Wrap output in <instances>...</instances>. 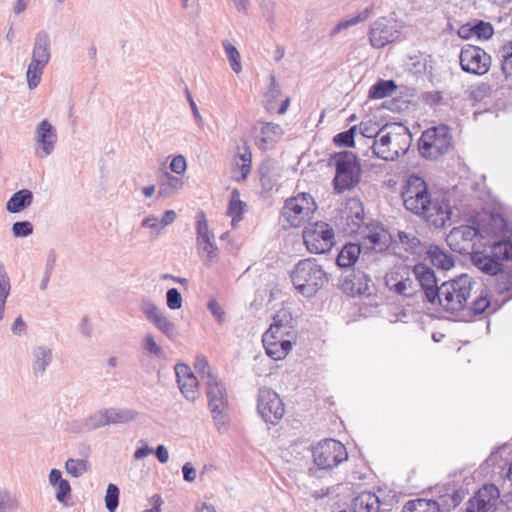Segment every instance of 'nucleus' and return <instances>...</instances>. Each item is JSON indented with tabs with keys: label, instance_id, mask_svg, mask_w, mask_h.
<instances>
[{
	"label": "nucleus",
	"instance_id": "obj_55",
	"mask_svg": "<svg viewBox=\"0 0 512 512\" xmlns=\"http://www.w3.org/2000/svg\"><path fill=\"white\" fill-rule=\"evenodd\" d=\"M281 94L280 87L273 74L270 75V86L265 94L266 108L273 109L272 102L276 100Z\"/></svg>",
	"mask_w": 512,
	"mask_h": 512
},
{
	"label": "nucleus",
	"instance_id": "obj_12",
	"mask_svg": "<svg viewBox=\"0 0 512 512\" xmlns=\"http://www.w3.org/2000/svg\"><path fill=\"white\" fill-rule=\"evenodd\" d=\"M257 411L269 424L276 425L284 416V404L280 396L271 388L262 387L258 391Z\"/></svg>",
	"mask_w": 512,
	"mask_h": 512
},
{
	"label": "nucleus",
	"instance_id": "obj_49",
	"mask_svg": "<svg viewBox=\"0 0 512 512\" xmlns=\"http://www.w3.org/2000/svg\"><path fill=\"white\" fill-rule=\"evenodd\" d=\"M45 67L46 65L30 61L26 72L29 89L33 90L39 85Z\"/></svg>",
	"mask_w": 512,
	"mask_h": 512
},
{
	"label": "nucleus",
	"instance_id": "obj_60",
	"mask_svg": "<svg viewBox=\"0 0 512 512\" xmlns=\"http://www.w3.org/2000/svg\"><path fill=\"white\" fill-rule=\"evenodd\" d=\"M260 7H261L262 15L266 19V21L269 23H273L275 3L270 0H264V1H262Z\"/></svg>",
	"mask_w": 512,
	"mask_h": 512
},
{
	"label": "nucleus",
	"instance_id": "obj_47",
	"mask_svg": "<svg viewBox=\"0 0 512 512\" xmlns=\"http://www.w3.org/2000/svg\"><path fill=\"white\" fill-rule=\"evenodd\" d=\"M260 134L264 143H273L281 138L283 129L278 124L266 122L262 124Z\"/></svg>",
	"mask_w": 512,
	"mask_h": 512
},
{
	"label": "nucleus",
	"instance_id": "obj_24",
	"mask_svg": "<svg viewBox=\"0 0 512 512\" xmlns=\"http://www.w3.org/2000/svg\"><path fill=\"white\" fill-rule=\"evenodd\" d=\"M263 346L269 357L274 360L284 359L292 349V343L288 339L277 338L274 335L263 334Z\"/></svg>",
	"mask_w": 512,
	"mask_h": 512
},
{
	"label": "nucleus",
	"instance_id": "obj_32",
	"mask_svg": "<svg viewBox=\"0 0 512 512\" xmlns=\"http://www.w3.org/2000/svg\"><path fill=\"white\" fill-rule=\"evenodd\" d=\"M361 254V247L356 243H347L339 251L336 263L340 268L352 267Z\"/></svg>",
	"mask_w": 512,
	"mask_h": 512
},
{
	"label": "nucleus",
	"instance_id": "obj_61",
	"mask_svg": "<svg viewBox=\"0 0 512 512\" xmlns=\"http://www.w3.org/2000/svg\"><path fill=\"white\" fill-rule=\"evenodd\" d=\"M170 169L176 174H183L187 169L185 157L182 155L175 156L170 163Z\"/></svg>",
	"mask_w": 512,
	"mask_h": 512
},
{
	"label": "nucleus",
	"instance_id": "obj_54",
	"mask_svg": "<svg viewBox=\"0 0 512 512\" xmlns=\"http://www.w3.org/2000/svg\"><path fill=\"white\" fill-rule=\"evenodd\" d=\"M194 368L196 372L200 375V377L205 380H210V376H218L214 372H212L209 363L206 359V357L199 355L196 357L194 362Z\"/></svg>",
	"mask_w": 512,
	"mask_h": 512
},
{
	"label": "nucleus",
	"instance_id": "obj_5",
	"mask_svg": "<svg viewBox=\"0 0 512 512\" xmlns=\"http://www.w3.org/2000/svg\"><path fill=\"white\" fill-rule=\"evenodd\" d=\"M330 165H333L336 170L333 183L337 192L350 190L360 181L361 168L354 153L349 151L336 153Z\"/></svg>",
	"mask_w": 512,
	"mask_h": 512
},
{
	"label": "nucleus",
	"instance_id": "obj_63",
	"mask_svg": "<svg viewBox=\"0 0 512 512\" xmlns=\"http://www.w3.org/2000/svg\"><path fill=\"white\" fill-rule=\"evenodd\" d=\"M498 282V290L500 293H509L512 291V281L511 277L507 274H500L497 278Z\"/></svg>",
	"mask_w": 512,
	"mask_h": 512
},
{
	"label": "nucleus",
	"instance_id": "obj_53",
	"mask_svg": "<svg viewBox=\"0 0 512 512\" xmlns=\"http://www.w3.org/2000/svg\"><path fill=\"white\" fill-rule=\"evenodd\" d=\"M119 488L110 483L107 486L106 495H105V506L109 512H115L119 505Z\"/></svg>",
	"mask_w": 512,
	"mask_h": 512
},
{
	"label": "nucleus",
	"instance_id": "obj_31",
	"mask_svg": "<svg viewBox=\"0 0 512 512\" xmlns=\"http://www.w3.org/2000/svg\"><path fill=\"white\" fill-rule=\"evenodd\" d=\"M380 500L378 496L370 491L359 493L352 500V509L354 512H379Z\"/></svg>",
	"mask_w": 512,
	"mask_h": 512
},
{
	"label": "nucleus",
	"instance_id": "obj_29",
	"mask_svg": "<svg viewBox=\"0 0 512 512\" xmlns=\"http://www.w3.org/2000/svg\"><path fill=\"white\" fill-rule=\"evenodd\" d=\"M471 261L475 267L491 276L498 275L502 270V263L498 262L490 251L489 253L484 251L473 252Z\"/></svg>",
	"mask_w": 512,
	"mask_h": 512
},
{
	"label": "nucleus",
	"instance_id": "obj_15",
	"mask_svg": "<svg viewBox=\"0 0 512 512\" xmlns=\"http://www.w3.org/2000/svg\"><path fill=\"white\" fill-rule=\"evenodd\" d=\"M58 141L56 128L47 120L40 121L34 131V154L38 159H44L50 156Z\"/></svg>",
	"mask_w": 512,
	"mask_h": 512
},
{
	"label": "nucleus",
	"instance_id": "obj_2",
	"mask_svg": "<svg viewBox=\"0 0 512 512\" xmlns=\"http://www.w3.org/2000/svg\"><path fill=\"white\" fill-rule=\"evenodd\" d=\"M412 142L409 129L400 123L385 124L380 127L378 139L373 140V153L385 161H394L404 155Z\"/></svg>",
	"mask_w": 512,
	"mask_h": 512
},
{
	"label": "nucleus",
	"instance_id": "obj_51",
	"mask_svg": "<svg viewBox=\"0 0 512 512\" xmlns=\"http://www.w3.org/2000/svg\"><path fill=\"white\" fill-rule=\"evenodd\" d=\"M489 251L491 252L493 257L496 260H498V262L512 259V243L511 242H508V241L495 242L490 247Z\"/></svg>",
	"mask_w": 512,
	"mask_h": 512
},
{
	"label": "nucleus",
	"instance_id": "obj_19",
	"mask_svg": "<svg viewBox=\"0 0 512 512\" xmlns=\"http://www.w3.org/2000/svg\"><path fill=\"white\" fill-rule=\"evenodd\" d=\"M411 272L414 275L416 284H418V289L421 288L428 302L435 304L439 296L440 286L437 284L433 269L425 264H416Z\"/></svg>",
	"mask_w": 512,
	"mask_h": 512
},
{
	"label": "nucleus",
	"instance_id": "obj_62",
	"mask_svg": "<svg viewBox=\"0 0 512 512\" xmlns=\"http://www.w3.org/2000/svg\"><path fill=\"white\" fill-rule=\"evenodd\" d=\"M207 307L218 322L221 323L225 320V312L215 299H211Z\"/></svg>",
	"mask_w": 512,
	"mask_h": 512
},
{
	"label": "nucleus",
	"instance_id": "obj_35",
	"mask_svg": "<svg viewBox=\"0 0 512 512\" xmlns=\"http://www.w3.org/2000/svg\"><path fill=\"white\" fill-rule=\"evenodd\" d=\"M246 204L240 199V193L237 189L231 192L230 201L226 214L231 217V224L236 228L242 220V214L245 210Z\"/></svg>",
	"mask_w": 512,
	"mask_h": 512
},
{
	"label": "nucleus",
	"instance_id": "obj_57",
	"mask_svg": "<svg viewBox=\"0 0 512 512\" xmlns=\"http://www.w3.org/2000/svg\"><path fill=\"white\" fill-rule=\"evenodd\" d=\"M360 133L366 137L373 140L378 139V133L380 132V128L377 123H373L372 121H363L359 125Z\"/></svg>",
	"mask_w": 512,
	"mask_h": 512
},
{
	"label": "nucleus",
	"instance_id": "obj_27",
	"mask_svg": "<svg viewBox=\"0 0 512 512\" xmlns=\"http://www.w3.org/2000/svg\"><path fill=\"white\" fill-rule=\"evenodd\" d=\"M51 57V41L47 31L41 30L35 35L31 60L43 65L49 63Z\"/></svg>",
	"mask_w": 512,
	"mask_h": 512
},
{
	"label": "nucleus",
	"instance_id": "obj_38",
	"mask_svg": "<svg viewBox=\"0 0 512 512\" xmlns=\"http://www.w3.org/2000/svg\"><path fill=\"white\" fill-rule=\"evenodd\" d=\"M238 152L234 158L235 165L240 167L241 176L243 179L247 177L251 169V150L246 142L242 146L237 147Z\"/></svg>",
	"mask_w": 512,
	"mask_h": 512
},
{
	"label": "nucleus",
	"instance_id": "obj_33",
	"mask_svg": "<svg viewBox=\"0 0 512 512\" xmlns=\"http://www.w3.org/2000/svg\"><path fill=\"white\" fill-rule=\"evenodd\" d=\"M33 193L28 189H22L14 193L6 203V209L10 213H19L32 204Z\"/></svg>",
	"mask_w": 512,
	"mask_h": 512
},
{
	"label": "nucleus",
	"instance_id": "obj_36",
	"mask_svg": "<svg viewBox=\"0 0 512 512\" xmlns=\"http://www.w3.org/2000/svg\"><path fill=\"white\" fill-rule=\"evenodd\" d=\"M99 428L96 412L88 417L68 423L67 430L72 433H86Z\"/></svg>",
	"mask_w": 512,
	"mask_h": 512
},
{
	"label": "nucleus",
	"instance_id": "obj_40",
	"mask_svg": "<svg viewBox=\"0 0 512 512\" xmlns=\"http://www.w3.org/2000/svg\"><path fill=\"white\" fill-rule=\"evenodd\" d=\"M396 89L397 85L393 80H379L371 86L369 90V98L382 99L391 96Z\"/></svg>",
	"mask_w": 512,
	"mask_h": 512
},
{
	"label": "nucleus",
	"instance_id": "obj_41",
	"mask_svg": "<svg viewBox=\"0 0 512 512\" xmlns=\"http://www.w3.org/2000/svg\"><path fill=\"white\" fill-rule=\"evenodd\" d=\"M369 279L366 275H362L359 279H345L342 283V289L349 295H361L368 290Z\"/></svg>",
	"mask_w": 512,
	"mask_h": 512
},
{
	"label": "nucleus",
	"instance_id": "obj_52",
	"mask_svg": "<svg viewBox=\"0 0 512 512\" xmlns=\"http://www.w3.org/2000/svg\"><path fill=\"white\" fill-rule=\"evenodd\" d=\"M142 348L149 354L155 355L158 358H164L165 353L161 346H159L155 340V337L151 333L145 334L142 342Z\"/></svg>",
	"mask_w": 512,
	"mask_h": 512
},
{
	"label": "nucleus",
	"instance_id": "obj_17",
	"mask_svg": "<svg viewBox=\"0 0 512 512\" xmlns=\"http://www.w3.org/2000/svg\"><path fill=\"white\" fill-rule=\"evenodd\" d=\"M140 310L145 315L146 319L167 338L174 340L178 337L179 333L175 323L172 322L153 301L149 299L142 300Z\"/></svg>",
	"mask_w": 512,
	"mask_h": 512
},
{
	"label": "nucleus",
	"instance_id": "obj_1",
	"mask_svg": "<svg viewBox=\"0 0 512 512\" xmlns=\"http://www.w3.org/2000/svg\"><path fill=\"white\" fill-rule=\"evenodd\" d=\"M404 207L436 228L443 227L451 218V207L443 197L433 198L428 185L421 177H408L402 191Z\"/></svg>",
	"mask_w": 512,
	"mask_h": 512
},
{
	"label": "nucleus",
	"instance_id": "obj_34",
	"mask_svg": "<svg viewBox=\"0 0 512 512\" xmlns=\"http://www.w3.org/2000/svg\"><path fill=\"white\" fill-rule=\"evenodd\" d=\"M432 264L442 270H449L454 266V258L437 245H431L427 251Z\"/></svg>",
	"mask_w": 512,
	"mask_h": 512
},
{
	"label": "nucleus",
	"instance_id": "obj_48",
	"mask_svg": "<svg viewBox=\"0 0 512 512\" xmlns=\"http://www.w3.org/2000/svg\"><path fill=\"white\" fill-rule=\"evenodd\" d=\"M90 469V464L85 459L69 458L65 462L66 472L74 478L83 476Z\"/></svg>",
	"mask_w": 512,
	"mask_h": 512
},
{
	"label": "nucleus",
	"instance_id": "obj_14",
	"mask_svg": "<svg viewBox=\"0 0 512 512\" xmlns=\"http://www.w3.org/2000/svg\"><path fill=\"white\" fill-rule=\"evenodd\" d=\"M411 270L407 266L393 267L385 275L388 289L403 297H413L418 293V284L410 277Z\"/></svg>",
	"mask_w": 512,
	"mask_h": 512
},
{
	"label": "nucleus",
	"instance_id": "obj_44",
	"mask_svg": "<svg viewBox=\"0 0 512 512\" xmlns=\"http://www.w3.org/2000/svg\"><path fill=\"white\" fill-rule=\"evenodd\" d=\"M19 506L17 495L7 488L0 487V512H15Z\"/></svg>",
	"mask_w": 512,
	"mask_h": 512
},
{
	"label": "nucleus",
	"instance_id": "obj_37",
	"mask_svg": "<svg viewBox=\"0 0 512 512\" xmlns=\"http://www.w3.org/2000/svg\"><path fill=\"white\" fill-rule=\"evenodd\" d=\"M397 236L396 242L408 253L420 254L422 252L421 241L414 232L399 231Z\"/></svg>",
	"mask_w": 512,
	"mask_h": 512
},
{
	"label": "nucleus",
	"instance_id": "obj_11",
	"mask_svg": "<svg viewBox=\"0 0 512 512\" xmlns=\"http://www.w3.org/2000/svg\"><path fill=\"white\" fill-rule=\"evenodd\" d=\"M196 246L199 257L206 267H211L218 258V247L214 234L209 230L206 216L200 212L196 216Z\"/></svg>",
	"mask_w": 512,
	"mask_h": 512
},
{
	"label": "nucleus",
	"instance_id": "obj_20",
	"mask_svg": "<svg viewBox=\"0 0 512 512\" xmlns=\"http://www.w3.org/2000/svg\"><path fill=\"white\" fill-rule=\"evenodd\" d=\"M265 334H272L275 337L282 339L286 338L293 344L296 339L297 332L291 312L285 308L277 311L273 317V322Z\"/></svg>",
	"mask_w": 512,
	"mask_h": 512
},
{
	"label": "nucleus",
	"instance_id": "obj_7",
	"mask_svg": "<svg viewBox=\"0 0 512 512\" xmlns=\"http://www.w3.org/2000/svg\"><path fill=\"white\" fill-rule=\"evenodd\" d=\"M451 139L446 125L431 127L425 130L419 139V152L427 159H437L448 151Z\"/></svg>",
	"mask_w": 512,
	"mask_h": 512
},
{
	"label": "nucleus",
	"instance_id": "obj_18",
	"mask_svg": "<svg viewBox=\"0 0 512 512\" xmlns=\"http://www.w3.org/2000/svg\"><path fill=\"white\" fill-rule=\"evenodd\" d=\"M479 231L476 227L470 225H461L454 227L446 237V242L451 250L465 254L474 245V240Z\"/></svg>",
	"mask_w": 512,
	"mask_h": 512
},
{
	"label": "nucleus",
	"instance_id": "obj_6",
	"mask_svg": "<svg viewBox=\"0 0 512 512\" xmlns=\"http://www.w3.org/2000/svg\"><path fill=\"white\" fill-rule=\"evenodd\" d=\"M205 386L208 409L216 429L221 430L228 421L229 396L226 385L219 376H210Z\"/></svg>",
	"mask_w": 512,
	"mask_h": 512
},
{
	"label": "nucleus",
	"instance_id": "obj_39",
	"mask_svg": "<svg viewBox=\"0 0 512 512\" xmlns=\"http://www.w3.org/2000/svg\"><path fill=\"white\" fill-rule=\"evenodd\" d=\"M402 512H440V506L434 500L415 499L407 502Z\"/></svg>",
	"mask_w": 512,
	"mask_h": 512
},
{
	"label": "nucleus",
	"instance_id": "obj_9",
	"mask_svg": "<svg viewBox=\"0 0 512 512\" xmlns=\"http://www.w3.org/2000/svg\"><path fill=\"white\" fill-rule=\"evenodd\" d=\"M303 239L309 252L323 254L333 247L335 233L328 223L320 221L305 227Z\"/></svg>",
	"mask_w": 512,
	"mask_h": 512
},
{
	"label": "nucleus",
	"instance_id": "obj_13",
	"mask_svg": "<svg viewBox=\"0 0 512 512\" xmlns=\"http://www.w3.org/2000/svg\"><path fill=\"white\" fill-rule=\"evenodd\" d=\"M460 66L466 73L482 76L491 67V57L482 48L474 45L462 47L459 55Z\"/></svg>",
	"mask_w": 512,
	"mask_h": 512
},
{
	"label": "nucleus",
	"instance_id": "obj_22",
	"mask_svg": "<svg viewBox=\"0 0 512 512\" xmlns=\"http://www.w3.org/2000/svg\"><path fill=\"white\" fill-rule=\"evenodd\" d=\"M175 374L183 396L187 400L194 402L199 396L198 380L192 373L190 367L186 364H177L175 366Z\"/></svg>",
	"mask_w": 512,
	"mask_h": 512
},
{
	"label": "nucleus",
	"instance_id": "obj_56",
	"mask_svg": "<svg viewBox=\"0 0 512 512\" xmlns=\"http://www.w3.org/2000/svg\"><path fill=\"white\" fill-rule=\"evenodd\" d=\"M11 230L14 237H28L33 233V225L29 221H19L12 225Z\"/></svg>",
	"mask_w": 512,
	"mask_h": 512
},
{
	"label": "nucleus",
	"instance_id": "obj_45",
	"mask_svg": "<svg viewBox=\"0 0 512 512\" xmlns=\"http://www.w3.org/2000/svg\"><path fill=\"white\" fill-rule=\"evenodd\" d=\"M222 46L226 57L229 61L231 69L239 74L242 71L241 55L237 48L228 40L222 41Z\"/></svg>",
	"mask_w": 512,
	"mask_h": 512
},
{
	"label": "nucleus",
	"instance_id": "obj_16",
	"mask_svg": "<svg viewBox=\"0 0 512 512\" xmlns=\"http://www.w3.org/2000/svg\"><path fill=\"white\" fill-rule=\"evenodd\" d=\"M368 36L371 46L380 49L394 42L400 36V29L395 20L380 17L371 24Z\"/></svg>",
	"mask_w": 512,
	"mask_h": 512
},
{
	"label": "nucleus",
	"instance_id": "obj_59",
	"mask_svg": "<svg viewBox=\"0 0 512 512\" xmlns=\"http://www.w3.org/2000/svg\"><path fill=\"white\" fill-rule=\"evenodd\" d=\"M166 302L171 310H178L182 307V296L178 289L171 288L166 293Z\"/></svg>",
	"mask_w": 512,
	"mask_h": 512
},
{
	"label": "nucleus",
	"instance_id": "obj_21",
	"mask_svg": "<svg viewBox=\"0 0 512 512\" xmlns=\"http://www.w3.org/2000/svg\"><path fill=\"white\" fill-rule=\"evenodd\" d=\"M500 496L498 488L493 484L484 485L467 502V512H488Z\"/></svg>",
	"mask_w": 512,
	"mask_h": 512
},
{
	"label": "nucleus",
	"instance_id": "obj_58",
	"mask_svg": "<svg viewBox=\"0 0 512 512\" xmlns=\"http://www.w3.org/2000/svg\"><path fill=\"white\" fill-rule=\"evenodd\" d=\"M356 126L351 127L347 131L341 132L334 137V142L340 146H353Z\"/></svg>",
	"mask_w": 512,
	"mask_h": 512
},
{
	"label": "nucleus",
	"instance_id": "obj_46",
	"mask_svg": "<svg viewBox=\"0 0 512 512\" xmlns=\"http://www.w3.org/2000/svg\"><path fill=\"white\" fill-rule=\"evenodd\" d=\"M491 306V300L488 293L482 290L480 294L469 304L465 310H468L470 315H481Z\"/></svg>",
	"mask_w": 512,
	"mask_h": 512
},
{
	"label": "nucleus",
	"instance_id": "obj_50",
	"mask_svg": "<svg viewBox=\"0 0 512 512\" xmlns=\"http://www.w3.org/2000/svg\"><path fill=\"white\" fill-rule=\"evenodd\" d=\"M10 279L4 266L0 265V320L4 317L6 299L10 294Z\"/></svg>",
	"mask_w": 512,
	"mask_h": 512
},
{
	"label": "nucleus",
	"instance_id": "obj_26",
	"mask_svg": "<svg viewBox=\"0 0 512 512\" xmlns=\"http://www.w3.org/2000/svg\"><path fill=\"white\" fill-rule=\"evenodd\" d=\"M361 233L372 250L382 252L388 248L391 236L383 227H365Z\"/></svg>",
	"mask_w": 512,
	"mask_h": 512
},
{
	"label": "nucleus",
	"instance_id": "obj_3",
	"mask_svg": "<svg viewBox=\"0 0 512 512\" xmlns=\"http://www.w3.org/2000/svg\"><path fill=\"white\" fill-rule=\"evenodd\" d=\"M475 285L473 277L461 274L440 285L436 302L447 313L456 314L464 311L468 307Z\"/></svg>",
	"mask_w": 512,
	"mask_h": 512
},
{
	"label": "nucleus",
	"instance_id": "obj_23",
	"mask_svg": "<svg viewBox=\"0 0 512 512\" xmlns=\"http://www.w3.org/2000/svg\"><path fill=\"white\" fill-rule=\"evenodd\" d=\"M99 428L110 424H124L134 421L139 413L131 408L111 407L96 412Z\"/></svg>",
	"mask_w": 512,
	"mask_h": 512
},
{
	"label": "nucleus",
	"instance_id": "obj_10",
	"mask_svg": "<svg viewBox=\"0 0 512 512\" xmlns=\"http://www.w3.org/2000/svg\"><path fill=\"white\" fill-rule=\"evenodd\" d=\"M314 463L320 469H333L348 459L346 447L334 439H325L313 449Z\"/></svg>",
	"mask_w": 512,
	"mask_h": 512
},
{
	"label": "nucleus",
	"instance_id": "obj_4",
	"mask_svg": "<svg viewBox=\"0 0 512 512\" xmlns=\"http://www.w3.org/2000/svg\"><path fill=\"white\" fill-rule=\"evenodd\" d=\"M290 277L295 289L305 297L315 295L328 281L325 271L313 258L300 260Z\"/></svg>",
	"mask_w": 512,
	"mask_h": 512
},
{
	"label": "nucleus",
	"instance_id": "obj_30",
	"mask_svg": "<svg viewBox=\"0 0 512 512\" xmlns=\"http://www.w3.org/2000/svg\"><path fill=\"white\" fill-rule=\"evenodd\" d=\"M49 484L55 489V498L59 503H66L71 495V486L68 480L62 477L59 469L53 468L48 475Z\"/></svg>",
	"mask_w": 512,
	"mask_h": 512
},
{
	"label": "nucleus",
	"instance_id": "obj_8",
	"mask_svg": "<svg viewBox=\"0 0 512 512\" xmlns=\"http://www.w3.org/2000/svg\"><path fill=\"white\" fill-rule=\"evenodd\" d=\"M316 209L313 197L308 193H300L286 200L283 216L291 226L300 227L313 217Z\"/></svg>",
	"mask_w": 512,
	"mask_h": 512
},
{
	"label": "nucleus",
	"instance_id": "obj_64",
	"mask_svg": "<svg viewBox=\"0 0 512 512\" xmlns=\"http://www.w3.org/2000/svg\"><path fill=\"white\" fill-rule=\"evenodd\" d=\"M501 69L507 79L512 78V52L507 55H503Z\"/></svg>",
	"mask_w": 512,
	"mask_h": 512
},
{
	"label": "nucleus",
	"instance_id": "obj_43",
	"mask_svg": "<svg viewBox=\"0 0 512 512\" xmlns=\"http://www.w3.org/2000/svg\"><path fill=\"white\" fill-rule=\"evenodd\" d=\"M183 186V181L175 176L170 175L169 173L166 174V180L160 183L159 190H158V197L159 198H167L171 196L172 194L179 191Z\"/></svg>",
	"mask_w": 512,
	"mask_h": 512
},
{
	"label": "nucleus",
	"instance_id": "obj_25",
	"mask_svg": "<svg viewBox=\"0 0 512 512\" xmlns=\"http://www.w3.org/2000/svg\"><path fill=\"white\" fill-rule=\"evenodd\" d=\"M53 361L52 349L46 345H36L32 349L31 369L35 377H42Z\"/></svg>",
	"mask_w": 512,
	"mask_h": 512
},
{
	"label": "nucleus",
	"instance_id": "obj_28",
	"mask_svg": "<svg viewBox=\"0 0 512 512\" xmlns=\"http://www.w3.org/2000/svg\"><path fill=\"white\" fill-rule=\"evenodd\" d=\"M347 224V233H358L364 223V211L361 202L352 199L348 202L344 212Z\"/></svg>",
	"mask_w": 512,
	"mask_h": 512
},
{
	"label": "nucleus",
	"instance_id": "obj_42",
	"mask_svg": "<svg viewBox=\"0 0 512 512\" xmlns=\"http://www.w3.org/2000/svg\"><path fill=\"white\" fill-rule=\"evenodd\" d=\"M371 14H372V9L371 8H365L363 11L359 12L356 16H354V17H352L350 19H347V20L339 22L331 30L330 36L333 37V36L339 34L340 32H342L344 30H347L350 27L355 26V25L359 24L360 22H363V21L367 20L371 16Z\"/></svg>",
	"mask_w": 512,
	"mask_h": 512
}]
</instances>
